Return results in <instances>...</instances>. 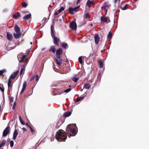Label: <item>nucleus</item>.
I'll return each mask as SVG.
<instances>
[{
  "instance_id": "603ef678",
  "label": "nucleus",
  "mask_w": 149,
  "mask_h": 149,
  "mask_svg": "<svg viewBox=\"0 0 149 149\" xmlns=\"http://www.w3.org/2000/svg\"><path fill=\"white\" fill-rule=\"evenodd\" d=\"M77 8H76V7L73 8V9L74 12H75L76 10L77 9Z\"/></svg>"
},
{
  "instance_id": "b1692460",
  "label": "nucleus",
  "mask_w": 149,
  "mask_h": 149,
  "mask_svg": "<svg viewBox=\"0 0 149 149\" xmlns=\"http://www.w3.org/2000/svg\"><path fill=\"white\" fill-rule=\"evenodd\" d=\"M19 13L18 12L13 15V17L14 18H17L19 16Z\"/></svg>"
},
{
  "instance_id": "a19ab883",
  "label": "nucleus",
  "mask_w": 149,
  "mask_h": 149,
  "mask_svg": "<svg viewBox=\"0 0 149 149\" xmlns=\"http://www.w3.org/2000/svg\"><path fill=\"white\" fill-rule=\"evenodd\" d=\"M127 4H126L125 5V6L124 7H122L121 8V9L122 10H125L126 9V8L127 7Z\"/></svg>"
},
{
  "instance_id": "4468645a",
  "label": "nucleus",
  "mask_w": 149,
  "mask_h": 149,
  "mask_svg": "<svg viewBox=\"0 0 149 149\" xmlns=\"http://www.w3.org/2000/svg\"><path fill=\"white\" fill-rule=\"evenodd\" d=\"M71 114L70 111H68L65 112L63 114V117L65 118L69 116Z\"/></svg>"
},
{
  "instance_id": "72a5a7b5",
  "label": "nucleus",
  "mask_w": 149,
  "mask_h": 149,
  "mask_svg": "<svg viewBox=\"0 0 149 149\" xmlns=\"http://www.w3.org/2000/svg\"><path fill=\"white\" fill-rule=\"evenodd\" d=\"M78 60L80 63L81 64L82 63V57L81 56H80Z\"/></svg>"
},
{
  "instance_id": "864d4df0",
  "label": "nucleus",
  "mask_w": 149,
  "mask_h": 149,
  "mask_svg": "<svg viewBox=\"0 0 149 149\" xmlns=\"http://www.w3.org/2000/svg\"><path fill=\"white\" fill-rule=\"evenodd\" d=\"M19 119L20 121H21L22 120L21 117L20 116H19Z\"/></svg>"
},
{
  "instance_id": "5701e85b",
  "label": "nucleus",
  "mask_w": 149,
  "mask_h": 149,
  "mask_svg": "<svg viewBox=\"0 0 149 149\" xmlns=\"http://www.w3.org/2000/svg\"><path fill=\"white\" fill-rule=\"evenodd\" d=\"M98 63L99 65V67L100 68H102L103 66V63L101 60H99L98 61Z\"/></svg>"
},
{
  "instance_id": "39448f33",
  "label": "nucleus",
  "mask_w": 149,
  "mask_h": 149,
  "mask_svg": "<svg viewBox=\"0 0 149 149\" xmlns=\"http://www.w3.org/2000/svg\"><path fill=\"white\" fill-rule=\"evenodd\" d=\"M100 19L101 21L103 22L109 23L110 22V20L109 17L102 16L100 17Z\"/></svg>"
},
{
  "instance_id": "4c0bfd02",
  "label": "nucleus",
  "mask_w": 149,
  "mask_h": 149,
  "mask_svg": "<svg viewBox=\"0 0 149 149\" xmlns=\"http://www.w3.org/2000/svg\"><path fill=\"white\" fill-rule=\"evenodd\" d=\"M71 90V89L70 88H69L66 89L64 91V92L65 93H68L70 92Z\"/></svg>"
},
{
  "instance_id": "680f3d73",
  "label": "nucleus",
  "mask_w": 149,
  "mask_h": 149,
  "mask_svg": "<svg viewBox=\"0 0 149 149\" xmlns=\"http://www.w3.org/2000/svg\"><path fill=\"white\" fill-rule=\"evenodd\" d=\"M45 49V48H43L42 49V50L43 51V50H44Z\"/></svg>"
},
{
  "instance_id": "ddd939ff",
  "label": "nucleus",
  "mask_w": 149,
  "mask_h": 149,
  "mask_svg": "<svg viewBox=\"0 0 149 149\" xmlns=\"http://www.w3.org/2000/svg\"><path fill=\"white\" fill-rule=\"evenodd\" d=\"M18 134L17 131L16 130H15L13 134V140H15Z\"/></svg>"
},
{
  "instance_id": "9b49d317",
  "label": "nucleus",
  "mask_w": 149,
  "mask_h": 149,
  "mask_svg": "<svg viewBox=\"0 0 149 149\" xmlns=\"http://www.w3.org/2000/svg\"><path fill=\"white\" fill-rule=\"evenodd\" d=\"M56 60L58 65H60L62 63V61L60 58V57H56Z\"/></svg>"
},
{
  "instance_id": "c03bdc74",
  "label": "nucleus",
  "mask_w": 149,
  "mask_h": 149,
  "mask_svg": "<svg viewBox=\"0 0 149 149\" xmlns=\"http://www.w3.org/2000/svg\"><path fill=\"white\" fill-rule=\"evenodd\" d=\"M80 100V98L79 97H78V98H77L76 100H75V101L77 102H79V101Z\"/></svg>"
},
{
  "instance_id": "f257e3e1",
  "label": "nucleus",
  "mask_w": 149,
  "mask_h": 149,
  "mask_svg": "<svg viewBox=\"0 0 149 149\" xmlns=\"http://www.w3.org/2000/svg\"><path fill=\"white\" fill-rule=\"evenodd\" d=\"M56 139L59 141H64L67 138L65 133L62 130H58L55 135Z\"/></svg>"
},
{
  "instance_id": "c85d7f7f",
  "label": "nucleus",
  "mask_w": 149,
  "mask_h": 149,
  "mask_svg": "<svg viewBox=\"0 0 149 149\" xmlns=\"http://www.w3.org/2000/svg\"><path fill=\"white\" fill-rule=\"evenodd\" d=\"M64 8L63 7L61 6L60 8L58 10V11L59 13H60L62 11L64 10Z\"/></svg>"
},
{
  "instance_id": "ea45409f",
  "label": "nucleus",
  "mask_w": 149,
  "mask_h": 149,
  "mask_svg": "<svg viewBox=\"0 0 149 149\" xmlns=\"http://www.w3.org/2000/svg\"><path fill=\"white\" fill-rule=\"evenodd\" d=\"M5 144V142H2L0 144V148L3 146Z\"/></svg>"
},
{
  "instance_id": "e2e57ef3",
  "label": "nucleus",
  "mask_w": 149,
  "mask_h": 149,
  "mask_svg": "<svg viewBox=\"0 0 149 149\" xmlns=\"http://www.w3.org/2000/svg\"><path fill=\"white\" fill-rule=\"evenodd\" d=\"M30 44H32V42H30Z\"/></svg>"
},
{
  "instance_id": "8fccbe9b",
  "label": "nucleus",
  "mask_w": 149,
  "mask_h": 149,
  "mask_svg": "<svg viewBox=\"0 0 149 149\" xmlns=\"http://www.w3.org/2000/svg\"><path fill=\"white\" fill-rule=\"evenodd\" d=\"M29 128L31 130V132H34V130L33 128L31 126H29Z\"/></svg>"
},
{
  "instance_id": "dca6fc26",
  "label": "nucleus",
  "mask_w": 149,
  "mask_h": 149,
  "mask_svg": "<svg viewBox=\"0 0 149 149\" xmlns=\"http://www.w3.org/2000/svg\"><path fill=\"white\" fill-rule=\"evenodd\" d=\"M31 14L26 15L23 17L24 19H30L31 17Z\"/></svg>"
},
{
  "instance_id": "f03ea898",
  "label": "nucleus",
  "mask_w": 149,
  "mask_h": 149,
  "mask_svg": "<svg viewBox=\"0 0 149 149\" xmlns=\"http://www.w3.org/2000/svg\"><path fill=\"white\" fill-rule=\"evenodd\" d=\"M77 128L75 124H70L68 125L66 129L67 132L68 134L70 132L72 134H70V136H74L77 134L76 129Z\"/></svg>"
},
{
  "instance_id": "6e6552de",
  "label": "nucleus",
  "mask_w": 149,
  "mask_h": 149,
  "mask_svg": "<svg viewBox=\"0 0 149 149\" xmlns=\"http://www.w3.org/2000/svg\"><path fill=\"white\" fill-rule=\"evenodd\" d=\"M94 39L95 43L96 44L98 43L100 39V38L98 34H95V35L94 36Z\"/></svg>"
},
{
  "instance_id": "49530a36",
  "label": "nucleus",
  "mask_w": 149,
  "mask_h": 149,
  "mask_svg": "<svg viewBox=\"0 0 149 149\" xmlns=\"http://www.w3.org/2000/svg\"><path fill=\"white\" fill-rule=\"evenodd\" d=\"M35 77V76L34 75L31 78V80H30V81H31L32 80H33L34 79Z\"/></svg>"
},
{
  "instance_id": "37998d69",
  "label": "nucleus",
  "mask_w": 149,
  "mask_h": 149,
  "mask_svg": "<svg viewBox=\"0 0 149 149\" xmlns=\"http://www.w3.org/2000/svg\"><path fill=\"white\" fill-rule=\"evenodd\" d=\"M90 17V15H89V14L87 13L86 14V18H89Z\"/></svg>"
},
{
  "instance_id": "5fc2aeb1",
  "label": "nucleus",
  "mask_w": 149,
  "mask_h": 149,
  "mask_svg": "<svg viewBox=\"0 0 149 149\" xmlns=\"http://www.w3.org/2000/svg\"><path fill=\"white\" fill-rule=\"evenodd\" d=\"M81 0H78L77 1V3H78L80 2L81 1Z\"/></svg>"
},
{
  "instance_id": "de8ad7c7",
  "label": "nucleus",
  "mask_w": 149,
  "mask_h": 149,
  "mask_svg": "<svg viewBox=\"0 0 149 149\" xmlns=\"http://www.w3.org/2000/svg\"><path fill=\"white\" fill-rule=\"evenodd\" d=\"M36 81H38L39 79V76L38 75H36Z\"/></svg>"
},
{
  "instance_id": "9d476101",
  "label": "nucleus",
  "mask_w": 149,
  "mask_h": 149,
  "mask_svg": "<svg viewBox=\"0 0 149 149\" xmlns=\"http://www.w3.org/2000/svg\"><path fill=\"white\" fill-rule=\"evenodd\" d=\"M21 33H13L14 36L16 39L19 38L21 36Z\"/></svg>"
},
{
  "instance_id": "423d86ee",
  "label": "nucleus",
  "mask_w": 149,
  "mask_h": 149,
  "mask_svg": "<svg viewBox=\"0 0 149 149\" xmlns=\"http://www.w3.org/2000/svg\"><path fill=\"white\" fill-rule=\"evenodd\" d=\"M54 39V44L58 46L59 45V39L56 37L53 38Z\"/></svg>"
},
{
  "instance_id": "bb28decb",
  "label": "nucleus",
  "mask_w": 149,
  "mask_h": 149,
  "mask_svg": "<svg viewBox=\"0 0 149 149\" xmlns=\"http://www.w3.org/2000/svg\"><path fill=\"white\" fill-rule=\"evenodd\" d=\"M92 3V1L88 0L87 2V5L89 7L91 6V5Z\"/></svg>"
},
{
  "instance_id": "393cba45",
  "label": "nucleus",
  "mask_w": 149,
  "mask_h": 149,
  "mask_svg": "<svg viewBox=\"0 0 149 149\" xmlns=\"http://www.w3.org/2000/svg\"><path fill=\"white\" fill-rule=\"evenodd\" d=\"M72 79L73 81L75 82H76L78 81L79 78H78L76 77H74L72 78Z\"/></svg>"
},
{
  "instance_id": "09e8293b",
  "label": "nucleus",
  "mask_w": 149,
  "mask_h": 149,
  "mask_svg": "<svg viewBox=\"0 0 149 149\" xmlns=\"http://www.w3.org/2000/svg\"><path fill=\"white\" fill-rule=\"evenodd\" d=\"M84 96H83V95H82L81 96V97H79L80 100H82L84 98Z\"/></svg>"
},
{
  "instance_id": "e433bc0d",
  "label": "nucleus",
  "mask_w": 149,
  "mask_h": 149,
  "mask_svg": "<svg viewBox=\"0 0 149 149\" xmlns=\"http://www.w3.org/2000/svg\"><path fill=\"white\" fill-rule=\"evenodd\" d=\"M15 77L14 76V75L13 74H12L10 75L9 79H13L15 78Z\"/></svg>"
},
{
  "instance_id": "79ce46f5",
  "label": "nucleus",
  "mask_w": 149,
  "mask_h": 149,
  "mask_svg": "<svg viewBox=\"0 0 149 149\" xmlns=\"http://www.w3.org/2000/svg\"><path fill=\"white\" fill-rule=\"evenodd\" d=\"M0 90L2 92H3L4 91V88H2L0 86Z\"/></svg>"
},
{
  "instance_id": "cd10ccee",
  "label": "nucleus",
  "mask_w": 149,
  "mask_h": 149,
  "mask_svg": "<svg viewBox=\"0 0 149 149\" xmlns=\"http://www.w3.org/2000/svg\"><path fill=\"white\" fill-rule=\"evenodd\" d=\"M26 56L25 55H23L22 58H21V59L20 61H19L20 62H22L24 61V60L25 59V58Z\"/></svg>"
},
{
  "instance_id": "6ab92c4d",
  "label": "nucleus",
  "mask_w": 149,
  "mask_h": 149,
  "mask_svg": "<svg viewBox=\"0 0 149 149\" xmlns=\"http://www.w3.org/2000/svg\"><path fill=\"white\" fill-rule=\"evenodd\" d=\"M91 86V85L89 83H87L85 85L84 88L86 89H88L90 88Z\"/></svg>"
},
{
  "instance_id": "4d7b16f0",
  "label": "nucleus",
  "mask_w": 149,
  "mask_h": 149,
  "mask_svg": "<svg viewBox=\"0 0 149 149\" xmlns=\"http://www.w3.org/2000/svg\"><path fill=\"white\" fill-rule=\"evenodd\" d=\"M22 129L24 130V131H26V129L24 127L22 128Z\"/></svg>"
},
{
  "instance_id": "f704fd0d",
  "label": "nucleus",
  "mask_w": 149,
  "mask_h": 149,
  "mask_svg": "<svg viewBox=\"0 0 149 149\" xmlns=\"http://www.w3.org/2000/svg\"><path fill=\"white\" fill-rule=\"evenodd\" d=\"M11 83V80L10 79H9L8 81V87H9V86H10Z\"/></svg>"
},
{
  "instance_id": "58836bf2",
  "label": "nucleus",
  "mask_w": 149,
  "mask_h": 149,
  "mask_svg": "<svg viewBox=\"0 0 149 149\" xmlns=\"http://www.w3.org/2000/svg\"><path fill=\"white\" fill-rule=\"evenodd\" d=\"M19 72V71L18 70V71H16V72H14L13 73V74L14 75L15 77H16V76H17V75L18 74Z\"/></svg>"
},
{
  "instance_id": "0e129e2a",
  "label": "nucleus",
  "mask_w": 149,
  "mask_h": 149,
  "mask_svg": "<svg viewBox=\"0 0 149 149\" xmlns=\"http://www.w3.org/2000/svg\"><path fill=\"white\" fill-rule=\"evenodd\" d=\"M117 0H115V2H116V1Z\"/></svg>"
},
{
  "instance_id": "c756f323",
  "label": "nucleus",
  "mask_w": 149,
  "mask_h": 149,
  "mask_svg": "<svg viewBox=\"0 0 149 149\" xmlns=\"http://www.w3.org/2000/svg\"><path fill=\"white\" fill-rule=\"evenodd\" d=\"M6 72V70L5 69H3L2 70H0V75H2L4 72Z\"/></svg>"
},
{
  "instance_id": "69168bd1",
  "label": "nucleus",
  "mask_w": 149,
  "mask_h": 149,
  "mask_svg": "<svg viewBox=\"0 0 149 149\" xmlns=\"http://www.w3.org/2000/svg\"><path fill=\"white\" fill-rule=\"evenodd\" d=\"M134 0V1H137V0Z\"/></svg>"
},
{
  "instance_id": "bf43d9fd",
  "label": "nucleus",
  "mask_w": 149,
  "mask_h": 149,
  "mask_svg": "<svg viewBox=\"0 0 149 149\" xmlns=\"http://www.w3.org/2000/svg\"><path fill=\"white\" fill-rule=\"evenodd\" d=\"M80 7L79 6H78L77 7H76L77 8V9L78 8H79Z\"/></svg>"
},
{
  "instance_id": "c9c22d12",
  "label": "nucleus",
  "mask_w": 149,
  "mask_h": 149,
  "mask_svg": "<svg viewBox=\"0 0 149 149\" xmlns=\"http://www.w3.org/2000/svg\"><path fill=\"white\" fill-rule=\"evenodd\" d=\"M22 5L23 7H26L27 6V4L25 2L23 3Z\"/></svg>"
},
{
  "instance_id": "3c124183",
  "label": "nucleus",
  "mask_w": 149,
  "mask_h": 149,
  "mask_svg": "<svg viewBox=\"0 0 149 149\" xmlns=\"http://www.w3.org/2000/svg\"><path fill=\"white\" fill-rule=\"evenodd\" d=\"M10 100L11 102H12L13 101V98L12 97H11L10 98Z\"/></svg>"
},
{
  "instance_id": "aec40b11",
  "label": "nucleus",
  "mask_w": 149,
  "mask_h": 149,
  "mask_svg": "<svg viewBox=\"0 0 149 149\" xmlns=\"http://www.w3.org/2000/svg\"><path fill=\"white\" fill-rule=\"evenodd\" d=\"M68 10L69 11V13L70 14H71L72 15H73L74 14V12L72 8L71 7H69V8Z\"/></svg>"
},
{
  "instance_id": "a18cd8bd",
  "label": "nucleus",
  "mask_w": 149,
  "mask_h": 149,
  "mask_svg": "<svg viewBox=\"0 0 149 149\" xmlns=\"http://www.w3.org/2000/svg\"><path fill=\"white\" fill-rule=\"evenodd\" d=\"M20 123L21 124H22L23 125H24L25 124V123L22 120L21 121H20Z\"/></svg>"
},
{
  "instance_id": "20e7f679",
  "label": "nucleus",
  "mask_w": 149,
  "mask_h": 149,
  "mask_svg": "<svg viewBox=\"0 0 149 149\" xmlns=\"http://www.w3.org/2000/svg\"><path fill=\"white\" fill-rule=\"evenodd\" d=\"M10 132V127L7 126V127L4 130L3 133V136L5 137L7 136L8 134Z\"/></svg>"
},
{
  "instance_id": "0eeeda50",
  "label": "nucleus",
  "mask_w": 149,
  "mask_h": 149,
  "mask_svg": "<svg viewBox=\"0 0 149 149\" xmlns=\"http://www.w3.org/2000/svg\"><path fill=\"white\" fill-rule=\"evenodd\" d=\"M56 57H60L61 55L63 53L62 50L61 48L58 49L56 51Z\"/></svg>"
},
{
  "instance_id": "f3484780",
  "label": "nucleus",
  "mask_w": 149,
  "mask_h": 149,
  "mask_svg": "<svg viewBox=\"0 0 149 149\" xmlns=\"http://www.w3.org/2000/svg\"><path fill=\"white\" fill-rule=\"evenodd\" d=\"M7 35L8 39L9 40H11L13 38L12 34H10L9 32H7Z\"/></svg>"
},
{
  "instance_id": "a878e982",
  "label": "nucleus",
  "mask_w": 149,
  "mask_h": 149,
  "mask_svg": "<svg viewBox=\"0 0 149 149\" xmlns=\"http://www.w3.org/2000/svg\"><path fill=\"white\" fill-rule=\"evenodd\" d=\"M25 65L24 64L21 69L20 73V75H21V74L22 73L23 71L25 70Z\"/></svg>"
},
{
  "instance_id": "052dcab7",
  "label": "nucleus",
  "mask_w": 149,
  "mask_h": 149,
  "mask_svg": "<svg viewBox=\"0 0 149 149\" xmlns=\"http://www.w3.org/2000/svg\"><path fill=\"white\" fill-rule=\"evenodd\" d=\"M15 105V102L14 103V105H13V107H14V105Z\"/></svg>"
},
{
  "instance_id": "4be33fe9",
  "label": "nucleus",
  "mask_w": 149,
  "mask_h": 149,
  "mask_svg": "<svg viewBox=\"0 0 149 149\" xmlns=\"http://www.w3.org/2000/svg\"><path fill=\"white\" fill-rule=\"evenodd\" d=\"M61 45L63 47L65 48H67L68 47V45L66 43L63 42L61 44Z\"/></svg>"
},
{
  "instance_id": "13d9d810",
  "label": "nucleus",
  "mask_w": 149,
  "mask_h": 149,
  "mask_svg": "<svg viewBox=\"0 0 149 149\" xmlns=\"http://www.w3.org/2000/svg\"><path fill=\"white\" fill-rule=\"evenodd\" d=\"M58 14V13L56 12V13H55L54 15H57Z\"/></svg>"
},
{
  "instance_id": "a211bd4d",
  "label": "nucleus",
  "mask_w": 149,
  "mask_h": 149,
  "mask_svg": "<svg viewBox=\"0 0 149 149\" xmlns=\"http://www.w3.org/2000/svg\"><path fill=\"white\" fill-rule=\"evenodd\" d=\"M53 27H54V26L52 25L51 26V35L53 38H54V37H55V35H54V31L53 29Z\"/></svg>"
},
{
  "instance_id": "7ed1b4c3",
  "label": "nucleus",
  "mask_w": 149,
  "mask_h": 149,
  "mask_svg": "<svg viewBox=\"0 0 149 149\" xmlns=\"http://www.w3.org/2000/svg\"><path fill=\"white\" fill-rule=\"evenodd\" d=\"M70 27L73 30H76L77 29V25L76 22L73 21L70 24Z\"/></svg>"
},
{
  "instance_id": "6e6d98bb",
  "label": "nucleus",
  "mask_w": 149,
  "mask_h": 149,
  "mask_svg": "<svg viewBox=\"0 0 149 149\" xmlns=\"http://www.w3.org/2000/svg\"><path fill=\"white\" fill-rule=\"evenodd\" d=\"M26 125L27 126H28L29 127V126H30L29 125V124L28 123H26Z\"/></svg>"
},
{
  "instance_id": "7c9ffc66",
  "label": "nucleus",
  "mask_w": 149,
  "mask_h": 149,
  "mask_svg": "<svg viewBox=\"0 0 149 149\" xmlns=\"http://www.w3.org/2000/svg\"><path fill=\"white\" fill-rule=\"evenodd\" d=\"M112 34L111 32L110 31V32H109L108 34L107 37H108V38H109L110 39H111L112 38Z\"/></svg>"
},
{
  "instance_id": "412c9836",
  "label": "nucleus",
  "mask_w": 149,
  "mask_h": 149,
  "mask_svg": "<svg viewBox=\"0 0 149 149\" xmlns=\"http://www.w3.org/2000/svg\"><path fill=\"white\" fill-rule=\"evenodd\" d=\"M109 6V5L108 4V2H105L103 5L101 7L102 8H105L106 7H108Z\"/></svg>"
},
{
  "instance_id": "2eb2a0df",
  "label": "nucleus",
  "mask_w": 149,
  "mask_h": 149,
  "mask_svg": "<svg viewBox=\"0 0 149 149\" xmlns=\"http://www.w3.org/2000/svg\"><path fill=\"white\" fill-rule=\"evenodd\" d=\"M49 51L50 52H52L54 53L55 52V48L54 46H51L49 50Z\"/></svg>"
},
{
  "instance_id": "473e14b6",
  "label": "nucleus",
  "mask_w": 149,
  "mask_h": 149,
  "mask_svg": "<svg viewBox=\"0 0 149 149\" xmlns=\"http://www.w3.org/2000/svg\"><path fill=\"white\" fill-rule=\"evenodd\" d=\"M10 145L11 147L13 146L14 145V142L13 141L11 140L10 141Z\"/></svg>"
},
{
  "instance_id": "1a4fd4ad",
  "label": "nucleus",
  "mask_w": 149,
  "mask_h": 149,
  "mask_svg": "<svg viewBox=\"0 0 149 149\" xmlns=\"http://www.w3.org/2000/svg\"><path fill=\"white\" fill-rule=\"evenodd\" d=\"M26 85L27 83L26 82V81H24L23 83V84L22 86V91L20 93V94H21L23 93L26 87Z\"/></svg>"
},
{
  "instance_id": "2f4dec72",
  "label": "nucleus",
  "mask_w": 149,
  "mask_h": 149,
  "mask_svg": "<svg viewBox=\"0 0 149 149\" xmlns=\"http://www.w3.org/2000/svg\"><path fill=\"white\" fill-rule=\"evenodd\" d=\"M61 120H58V122L57 123V125H61L63 123V122H61Z\"/></svg>"
},
{
  "instance_id": "f8f14e48",
  "label": "nucleus",
  "mask_w": 149,
  "mask_h": 149,
  "mask_svg": "<svg viewBox=\"0 0 149 149\" xmlns=\"http://www.w3.org/2000/svg\"><path fill=\"white\" fill-rule=\"evenodd\" d=\"M14 29L16 33H21L20 28L17 25L15 26Z\"/></svg>"
}]
</instances>
